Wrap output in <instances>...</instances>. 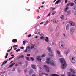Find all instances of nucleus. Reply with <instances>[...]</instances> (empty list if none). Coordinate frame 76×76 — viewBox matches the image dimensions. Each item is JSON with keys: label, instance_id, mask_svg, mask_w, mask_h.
Wrapping results in <instances>:
<instances>
[{"label": "nucleus", "instance_id": "39", "mask_svg": "<svg viewBox=\"0 0 76 76\" xmlns=\"http://www.w3.org/2000/svg\"><path fill=\"white\" fill-rule=\"evenodd\" d=\"M44 37H40V39H44Z\"/></svg>", "mask_w": 76, "mask_h": 76}, {"label": "nucleus", "instance_id": "49", "mask_svg": "<svg viewBox=\"0 0 76 76\" xmlns=\"http://www.w3.org/2000/svg\"><path fill=\"white\" fill-rule=\"evenodd\" d=\"M56 13V12H54L52 13V15H54V14H55Z\"/></svg>", "mask_w": 76, "mask_h": 76}, {"label": "nucleus", "instance_id": "14", "mask_svg": "<svg viewBox=\"0 0 76 76\" xmlns=\"http://www.w3.org/2000/svg\"><path fill=\"white\" fill-rule=\"evenodd\" d=\"M44 40L45 41H46V42H48V41H49V40L48 39V38L47 37H46V39H44Z\"/></svg>", "mask_w": 76, "mask_h": 76}, {"label": "nucleus", "instance_id": "53", "mask_svg": "<svg viewBox=\"0 0 76 76\" xmlns=\"http://www.w3.org/2000/svg\"><path fill=\"white\" fill-rule=\"evenodd\" d=\"M55 76H60L59 75L57 74H55Z\"/></svg>", "mask_w": 76, "mask_h": 76}, {"label": "nucleus", "instance_id": "24", "mask_svg": "<svg viewBox=\"0 0 76 76\" xmlns=\"http://www.w3.org/2000/svg\"><path fill=\"white\" fill-rule=\"evenodd\" d=\"M39 32H40V30H37L35 34H39Z\"/></svg>", "mask_w": 76, "mask_h": 76}, {"label": "nucleus", "instance_id": "48", "mask_svg": "<svg viewBox=\"0 0 76 76\" xmlns=\"http://www.w3.org/2000/svg\"><path fill=\"white\" fill-rule=\"evenodd\" d=\"M43 74H44V75H45V76H48V75L47 74H45V73H43Z\"/></svg>", "mask_w": 76, "mask_h": 76}, {"label": "nucleus", "instance_id": "15", "mask_svg": "<svg viewBox=\"0 0 76 76\" xmlns=\"http://www.w3.org/2000/svg\"><path fill=\"white\" fill-rule=\"evenodd\" d=\"M69 23L71 25V26H74V23L72 21H70Z\"/></svg>", "mask_w": 76, "mask_h": 76}, {"label": "nucleus", "instance_id": "25", "mask_svg": "<svg viewBox=\"0 0 76 76\" xmlns=\"http://www.w3.org/2000/svg\"><path fill=\"white\" fill-rule=\"evenodd\" d=\"M70 6H74V3H69Z\"/></svg>", "mask_w": 76, "mask_h": 76}, {"label": "nucleus", "instance_id": "31", "mask_svg": "<svg viewBox=\"0 0 76 76\" xmlns=\"http://www.w3.org/2000/svg\"><path fill=\"white\" fill-rule=\"evenodd\" d=\"M72 9H74V10H76V6L73 7Z\"/></svg>", "mask_w": 76, "mask_h": 76}, {"label": "nucleus", "instance_id": "38", "mask_svg": "<svg viewBox=\"0 0 76 76\" xmlns=\"http://www.w3.org/2000/svg\"><path fill=\"white\" fill-rule=\"evenodd\" d=\"M42 73H39V76H42Z\"/></svg>", "mask_w": 76, "mask_h": 76}, {"label": "nucleus", "instance_id": "5", "mask_svg": "<svg viewBox=\"0 0 76 76\" xmlns=\"http://www.w3.org/2000/svg\"><path fill=\"white\" fill-rule=\"evenodd\" d=\"M44 67L45 68L48 72H50V69L47 67V66L46 65H45L44 66Z\"/></svg>", "mask_w": 76, "mask_h": 76}, {"label": "nucleus", "instance_id": "61", "mask_svg": "<svg viewBox=\"0 0 76 76\" xmlns=\"http://www.w3.org/2000/svg\"><path fill=\"white\" fill-rule=\"evenodd\" d=\"M28 37H31V34H30L28 36Z\"/></svg>", "mask_w": 76, "mask_h": 76}, {"label": "nucleus", "instance_id": "32", "mask_svg": "<svg viewBox=\"0 0 76 76\" xmlns=\"http://www.w3.org/2000/svg\"><path fill=\"white\" fill-rule=\"evenodd\" d=\"M41 57L42 58H43L45 57V54H44L42 55L41 56Z\"/></svg>", "mask_w": 76, "mask_h": 76}, {"label": "nucleus", "instance_id": "7", "mask_svg": "<svg viewBox=\"0 0 76 76\" xmlns=\"http://www.w3.org/2000/svg\"><path fill=\"white\" fill-rule=\"evenodd\" d=\"M68 76H76V75L74 74H72L70 72H68Z\"/></svg>", "mask_w": 76, "mask_h": 76}, {"label": "nucleus", "instance_id": "40", "mask_svg": "<svg viewBox=\"0 0 76 76\" xmlns=\"http://www.w3.org/2000/svg\"><path fill=\"white\" fill-rule=\"evenodd\" d=\"M28 50V47H27L25 50L24 51V52L26 53V52H27V50Z\"/></svg>", "mask_w": 76, "mask_h": 76}, {"label": "nucleus", "instance_id": "50", "mask_svg": "<svg viewBox=\"0 0 76 76\" xmlns=\"http://www.w3.org/2000/svg\"><path fill=\"white\" fill-rule=\"evenodd\" d=\"M59 28V27H58V26H57L56 28V30H57Z\"/></svg>", "mask_w": 76, "mask_h": 76}, {"label": "nucleus", "instance_id": "36", "mask_svg": "<svg viewBox=\"0 0 76 76\" xmlns=\"http://www.w3.org/2000/svg\"><path fill=\"white\" fill-rule=\"evenodd\" d=\"M39 35L40 36H41V37H44V34L42 33L41 34H40Z\"/></svg>", "mask_w": 76, "mask_h": 76}, {"label": "nucleus", "instance_id": "29", "mask_svg": "<svg viewBox=\"0 0 76 76\" xmlns=\"http://www.w3.org/2000/svg\"><path fill=\"white\" fill-rule=\"evenodd\" d=\"M60 18H61V19H64V15H62L61 16Z\"/></svg>", "mask_w": 76, "mask_h": 76}, {"label": "nucleus", "instance_id": "21", "mask_svg": "<svg viewBox=\"0 0 76 76\" xmlns=\"http://www.w3.org/2000/svg\"><path fill=\"white\" fill-rule=\"evenodd\" d=\"M58 22V20H56L53 22V23H57Z\"/></svg>", "mask_w": 76, "mask_h": 76}, {"label": "nucleus", "instance_id": "20", "mask_svg": "<svg viewBox=\"0 0 76 76\" xmlns=\"http://www.w3.org/2000/svg\"><path fill=\"white\" fill-rule=\"evenodd\" d=\"M7 61H8V60H7V61H4L3 63L2 64L1 66H2L4 64H6V63H7Z\"/></svg>", "mask_w": 76, "mask_h": 76}, {"label": "nucleus", "instance_id": "44", "mask_svg": "<svg viewBox=\"0 0 76 76\" xmlns=\"http://www.w3.org/2000/svg\"><path fill=\"white\" fill-rule=\"evenodd\" d=\"M25 43H26L25 41H23V45H25Z\"/></svg>", "mask_w": 76, "mask_h": 76}, {"label": "nucleus", "instance_id": "51", "mask_svg": "<svg viewBox=\"0 0 76 76\" xmlns=\"http://www.w3.org/2000/svg\"><path fill=\"white\" fill-rule=\"evenodd\" d=\"M59 35V33H58L56 34V36H58Z\"/></svg>", "mask_w": 76, "mask_h": 76}, {"label": "nucleus", "instance_id": "57", "mask_svg": "<svg viewBox=\"0 0 76 76\" xmlns=\"http://www.w3.org/2000/svg\"><path fill=\"white\" fill-rule=\"evenodd\" d=\"M67 0H65V3H67Z\"/></svg>", "mask_w": 76, "mask_h": 76}, {"label": "nucleus", "instance_id": "16", "mask_svg": "<svg viewBox=\"0 0 76 76\" xmlns=\"http://www.w3.org/2000/svg\"><path fill=\"white\" fill-rule=\"evenodd\" d=\"M12 41L14 43H15L16 42H17V39H14L12 40Z\"/></svg>", "mask_w": 76, "mask_h": 76}, {"label": "nucleus", "instance_id": "9", "mask_svg": "<svg viewBox=\"0 0 76 76\" xmlns=\"http://www.w3.org/2000/svg\"><path fill=\"white\" fill-rule=\"evenodd\" d=\"M71 61H72V63H75V60H74V58H73V57H72Z\"/></svg>", "mask_w": 76, "mask_h": 76}, {"label": "nucleus", "instance_id": "35", "mask_svg": "<svg viewBox=\"0 0 76 76\" xmlns=\"http://www.w3.org/2000/svg\"><path fill=\"white\" fill-rule=\"evenodd\" d=\"M26 60H28V61H30V59H29V57H26Z\"/></svg>", "mask_w": 76, "mask_h": 76}, {"label": "nucleus", "instance_id": "42", "mask_svg": "<svg viewBox=\"0 0 76 76\" xmlns=\"http://www.w3.org/2000/svg\"><path fill=\"white\" fill-rule=\"evenodd\" d=\"M14 58V57H12L10 58V59H9V61H10V60H11V59H12V58Z\"/></svg>", "mask_w": 76, "mask_h": 76}, {"label": "nucleus", "instance_id": "28", "mask_svg": "<svg viewBox=\"0 0 76 76\" xmlns=\"http://www.w3.org/2000/svg\"><path fill=\"white\" fill-rule=\"evenodd\" d=\"M30 60H31V61H34V58L33 57H30Z\"/></svg>", "mask_w": 76, "mask_h": 76}, {"label": "nucleus", "instance_id": "58", "mask_svg": "<svg viewBox=\"0 0 76 76\" xmlns=\"http://www.w3.org/2000/svg\"><path fill=\"white\" fill-rule=\"evenodd\" d=\"M21 49H23L24 48H23V47H20Z\"/></svg>", "mask_w": 76, "mask_h": 76}, {"label": "nucleus", "instance_id": "30", "mask_svg": "<svg viewBox=\"0 0 76 76\" xmlns=\"http://www.w3.org/2000/svg\"><path fill=\"white\" fill-rule=\"evenodd\" d=\"M12 47H11V48L10 49H9V50H8L7 51V52H10V51H11V50H12Z\"/></svg>", "mask_w": 76, "mask_h": 76}, {"label": "nucleus", "instance_id": "8", "mask_svg": "<svg viewBox=\"0 0 76 76\" xmlns=\"http://www.w3.org/2000/svg\"><path fill=\"white\" fill-rule=\"evenodd\" d=\"M47 50H49V51L50 52V53H49L48 55H49V56H50L51 55V53H51V48H47Z\"/></svg>", "mask_w": 76, "mask_h": 76}, {"label": "nucleus", "instance_id": "12", "mask_svg": "<svg viewBox=\"0 0 76 76\" xmlns=\"http://www.w3.org/2000/svg\"><path fill=\"white\" fill-rule=\"evenodd\" d=\"M71 11L70 10L66 12L67 15H70L71 14Z\"/></svg>", "mask_w": 76, "mask_h": 76}, {"label": "nucleus", "instance_id": "26", "mask_svg": "<svg viewBox=\"0 0 76 76\" xmlns=\"http://www.w3.org/2000/svg\"><path fill=\"white\" fill-rule=\"evenodd\" d=\"M57 53L58 54V56H60V52L59 50H57Z\"/></svg>", "mask_w": 76, "mask_h": 76}, {"label": "nucleus", "instance_id": "17", "mask_svg": "<svg viewBox=\"0 0 76 76\" xmlns=\"http://www.w3.org/2000/svg\"><path fill=\"white\" fill-rule=\"evenodd\" d=\"M29 74L30 75H31L33 73V70L32 69H31L29 70Z\"/></svg>", "mask_w": 76, "mask_h": 76}, {"label": "nucleus", "instance_id": "22", "mask_svg": "<svg viewBox=\"0 0 76 76\" xmlns=\"http://www.w3.org/2000/svg\"><path fill=\"white\" fill-rule=\"evenodd\" d=\"M24 58V56L23 55L20 56L19 57V58Z\"/></svg>", "mask_w": 76, "mask_h": 76}, {"label": "nucleus", "instance_id": "45", "mask_svg": "<svg viewBox=\"0 0 76 76\" xmlns=\"http://www.w3.org/2000/svg\"><path fill=\"white\" fill-rule=\"evenodd\" d=\"M31 49H32V48H34V46H31Z\"/></svg>", "mask_w": 76, "mask_h": 76}, {"label": "nucleus", "instance_id": "2", "mask_svg": "<svg viewBox=\"0 0 76 76\" xmlns=\"http://www.w3.org/2000/svg\"><path fill=\"white\" fill-rule=\"evenodd\" d=\"M48 64H50L52 66H54V62L53 60H50V58H48L47 59V61L46 62Z\"/></svg>", "mask_w": 76, "mask_h": 76}, {"label": "nucleus", "instance_id": "33", "mask_svg": "<svg viewBox=\"0 0 76 76\" xmlns=\"http://www.w3.org/2000/svg\"><path fill=\"white\" fill-rule=\"evenodd\" d=\"M7 56H8V53H7L6 54V56L5 57V59L7 58Z\"/></svg>", "mask_w": 76, "mask_h": 76}, {"label": "nucleus", "instance_id": "62", "mask_svg": "<svg viewBox=\"0 0 76 76\" xmlns=\"http://www.w3.org/2000/svg\"><path fill=\"white\" fill-rule=\"evenodd\" d=\"M13 61H11V62H10V64H12V63H13Z\"/></svg>", "mask_w": 76, "mask_h": 76}, {"label": "nucleus", "instance_id": "56", "mask_svg": "<svg viewBox=\"0 0 76 76\" xmlns=\"http://www.w3.org/2000/svg\"><path fill=\"white\" fill-rule=\"evenodd\" d=\"M51 13H50L47 16H49L50 15Z\"/></svg>", "mask_w": 76, "mask_h": 76}, {"label": "nucleus", "instance_id": "23", "mask_svg": "<svg viewBox=\"0 0 76 76\" xmlns=\"http://www.w3.org/2000/svg\"><path fill=\"white\" fill-rule=\"evenodd\" d=\"M15 63H13L11 65H10L9 66L10 68H11L12 67V66H13V65L15 64Z\"/></svg>", "mask_w": 76, "mask_h": 76}, {"label": "nucleus", "instance_id": "63", "mask_svg": "<svg viewBox=\"0 0 76 76\" xmlns=\"http://www.w3.org/2000/svg\"><path fill=\"white\" fill-rule=\"evenodd\" d=\"M63 36L65 37V34L64 33H63Z\"/></svg>", "mask_w": 76, "mask_h": 76}, {"label": "nucleus", "instance_id": "64", "mask_svg": "<svg viewBox=\"0 0 76 76\" xmlns=\"http://www.w3.org/2000/svg\"><path fill=\"white\" fill-rule=\"evenodd\" d=\"M74 2L75 4H76V0H75L74 1Z\"/></svg>", "mask_w": 76, "mask_h": 76}, {"label": "nucleus", "instance_id": "34", "mask_svg": "<svg viewBox=\"0 0 76 76\" xmlns=\"http://www.w3.org/2000/svg\"><path fill=\"white\" fill-rule=\"evenodd\" d=\"M18 45H15L13 46V48H16V47H18Z\"/></svg>", "mask_w": 76, "mask_h": 76}, {"label": "nucleus", "instance_id": "6", "mask_svg": "<svg viewBox=\"0 0 76 76\" xmlns=\"http://www.w3.org/2000/svg\"><path fill=\"white\" fill-rule=\"evenodd\" d=\"M37 60L39 62H41V59L39 56L37 57Z\"/></svg>", "mask_w": 76, "mask_h": 76}, {"label": "nucleus", "instance_id": "4", "mask_svg": "<svg viewBox=\"0 0 76 76\" xmlns=\"http://www.w3.org/2000/svg\"><path fill=\"white\" fill-rule=\"evenodd\" d=\"M75 31V28H71L70 29V33H72V34H73V32H74Z\"/></svg>", "mask_w": 76, "mask_h": 76}, {"label": "nucleus", "instance_id": "46", "mask_svg": "<svg viewBox=\"0 0 76 76\" xmlns=\"http://www.w3.org/2000/svg\"><path fill=\"white\" fill-rule=\"evenodd\" d=\"M69 5H70V3H69V4H67L66 5V7H68V6H69Z\"/></svg>", "mask_w": 76, "mask_h": 76}, {"label": "nucleus", "instance_id": "60", "mask_svg": "<svg viewBox=\"0 0 76 76\" xmlns=\"http://www.w3.org/2000/svg\"><path fill=\"white\" fill-rule=\"evenodd\" d=\"M18 66V64H16L15 66Z\"/></svg>", "mask_w": 76, "mask_h": 76}, {"label": "nucleus", "instance_id": "59", "mask_svg": "<svg viewBox=\"0 0 76 76\" xmlns=\"http://www.w3.org/2000/svg\"><path fill=\"white\" fill-rule=\"evenodd\" d=\"M27 72V70H24V72L26 73Z\"/></svg>", "mask_w": 76, "mask_h": 76}, {"label": "nucleus", "instance_id": "3", "mask_svg": "<svg viewBox=\"0 0 76 76\" xmlns=\"http://www.w3.org/2000/svg\"><path fill=\"white\" fill-rule=\"evenodd\" d=\"M59 47L60 48H63L64 47V45L63 42H60L59 43Z\"/></svg>", "mask_w": 76, "mask_h": 76}, {"label": "nucleus", "instance_id": "52", "mask_svg": "<svg viewBox=\"0 0 76 76\" xmlns=\"http://www.w3.org/2000/svg\"><path fill=\"white\" fill-rule=\"evenodd\" d=\"M50 76H55V74H51Z\"/></svg>", "mask_w": 76, "mask_h": 76}, {"label": "nucleus", "instance_id": "10", "mask_svg": "<svg viewBox=\"0 0 76 76\" xmlns=\"http://www.w3.org/2000/svg\"><path fill=\"white\" fill-rule=\"evenodd\" d=\"M61 0H58L55 3V4H57L58 3H61Z\"/></svg>", "mask_w": 76, "mask_h": 76}, {"label": "nucleus", "instance_id": "55", "mask_svg": "<svg viewBox=\"0 0 76 76\" xmlns=\"http://www.w3.org/2000/svg\"><path fill=\"white\" fill-rule=\"evenodd\" d=\"M50 21L49 20H48L45 23H48V22L49 21Z\"/></svg>", "mask_w": 76, "mask_h": 76}, {"label": "nucleus", "instance_id": "1", "mask_svg": "<svg viewBox=\"0 0 76 76\" xmlns=\"http://www.w3.org/2000/svg\"><path fill=\"white\" fill-rule=\"evenodd\" d=\"M60 62L62 64L61 67V69H64L67 66L66 63V61L63 58H60Z\"/></svg>", "mask_w": 76, "mask_h": 76}, {"label": "nucleus", "instance_id": "27", "mask_svg": "<svg viewBox=\"0 0 76 76\" xmlns=\"http://www.w3.org/2000/svg\"><path fill=\"white\" fill-rule=\"evenodd\" d=\"M69 9V7H67L66 8H65L64 11L65 12H67V10H68Z\"/></svg>", "mask_w": 76, "mask_h": 76}, {"label": "nucleus", "instance_id": "41", "mask_svg": "<svg viewBox=\"0 0 76 76\" xmlns=\"http://www.w3.org/2000/svg\"><path fill=\"white\" fill-rule=\"evenodd\" d=\"M49 31H53V29L52 28H50L49 29Z\"/></svg>", "mask_w": 76, "mask_h": 76}, {"label": "nucleus", "instance_id": "13", "mask_svg": "<svg viewBox=\"0 0 76 76\" xmlns=\"http://www.w3.org/2000/svg\"><path fill=\"white\" fill-rule=\"evenodd\" d=\"M70 70L71 72V73H75V71L73 69H70Z\"/></svg>", "mask_w": 76, "mask_h": 76}, {"label": "nucleus", "instance_id": "19", "mask_svg": "<svg viewBox=\"0 0 76 76\" xmlns=\"http://www.w3.org/2000/svg\"><path fill=\"white\" fill-rule=\"evenodd\" d=\"M69 53V51H66L64 52V54L67 55Z\"/></svg>", "mask_w": 76, "mask_h": 76}, {"label": "nucleus", "instance_id": "47", "mask_svg": "<svg viewBox=\"0 0 76 76\" xmlns=\"http://www.w3.org/2000/svg\"><path fill=\"white\" fill-rule=\"evenodd\" d=\"M39 18H40V17L39 16H38L37 18H36V19H39Z\"/></svg>", "mask_w": 76, "mask_h": 76}, {"label": "nucleus", "instance_id": "37", "mask_svg": "<svg viewBox=\"0 0 76 76\" xmlns=\"http://www.w3.org/2000/svg\"><path fill=\"white\" fill-rule=\"evenodd\" d=\"M20 51V49H18L16 50V52H18V51Z\"/></svg>", "mask_w": 76, "mask_h": 76}, {"label": "nucleus", "instance_id": "11", "mask_svg": "<svg viewBox=\"0 0 76 76\" xmlns=\"http://www.w3.org/2000/svg\"><path fill=\"white\" fill-rule=\"evenodd\" d=\"M31 67L33 69H36V65H32L31 66Z\"/></svg>", "mask_w": 76, "mask_h": 76}, {"label": "nucleus", "instance_id": "43", "mask_svg": "<svg viewBox=\"0 0 76 76\" xmlns=\"http://www.w3.org/2000/svg\"><path fill=\"white\" fill-rule=\"evenodd\" d=\"M31 50V49L29 47H28V51H30Z\"/></svg>", "mask_w": 76, "mask_h": 76}, {"label": "nucleus", "instance_id": "18", "mask_svg": "<svg viewBox=\"0 0 76 76\" xmlns=\"http://www.w3.org/2000/svg\"><path fill=\"white\" fill-rule=\"evenodd\" d=\"M69 29V25L67 24L66 27V30H68V29Z\"/></svg>", "mask_w": 76, "mask_h": 76}, {"label": "nucleus", "instance_id": "54", "mask_svg": "<svg viewBox=\"0 0 76 76\" xmlns=\"http://www.w3.org/2000/svg\"><path fill=\"white\" fill-rule=\"evenodd\" d=\"M27 56H31V55L29 54H28L27 55Z\"/></svg>", "mask_w": 76, "mask_h": 76}]
</instances>
